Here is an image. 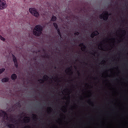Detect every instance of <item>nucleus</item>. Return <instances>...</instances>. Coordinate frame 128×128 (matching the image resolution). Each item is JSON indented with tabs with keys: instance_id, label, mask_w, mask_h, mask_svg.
Wrapping results in <instances>:
<instances>
[{
	"instance_id": "1",
	"label": "nucleus",
	"mask_w": 128,
	"mask_h": 128,
	"mask_svg": "<svg viewBox=\"0 0 128 128\" xmlns=\"http://www.w3.org/2000/svg\"><path fill=\"white\" fill-rule=\"evenodd\" d=\"M42 30L43 28L41 25H36L33 30V34H34V36H40L42 34Z\"/></svg>"
},
{
	"instance_id": "2",
	"label": "nucleus",
	"mask_w": 128,
	"mask_h": 128,
	"mask_svg": "<svg viewBox=\"0 0 128 128\" xmlns=\"http://www.w3.org/2000/svg\"><path fill=\"white\" fill-rule=\"evenodd\" d=\"M112 14H108V12H106L104 14V15L103 14H102L100 16V18L101 20L103 18L104 20H108V16H110Z\"/></svg>"
},
{
	"instance_id": "3",
	"label": "nucleus",
	"mask_w": 128,
	"mask_h": 128,
	"mask_svg": "<svg viewBox=\"0 0 128 128\" xmlns=\"http://www.w3.org/2000/svg\"><path fill=\"white\" fill-rule=\"evenodd\" d=\"M29 12H30V14H32V16H36V18H38V16H40V14L34 8H30L29 9Z\"/></svg>"
},
{
	"instance_id": "4",
	"label": "nucleus",
	"mask_w": 128,
	"mask_h": 128,
	"mask_svg": "<svg viewBox=\"0 0 128 128\" xmlns=\"http://www.w3.org/2000/svg\"><path fill=\"white\" fill-rule=\"evenodd\" d=\"M0 116L3 118L4 120H8V113L4 110H0Z\"/></svg>"
},
{
	"instance_id": "5",
	"label": "nucleus",
	"mask_w": 128,
	"mask_h": 128,
	"mask_svg": "<svg viewBox=\"0 0 128 128\" xmlns=\"http://www.w3.org/2000/svg\"><path fill=\"white\" fill-rule=\"evenodd\" d=\"M8 4H6V0H3L2 1H0V10L6 8Z\"/></svg>"
},
{
	"instance_id": "6",
	"label": "nucleus",
	"mask_w": 128,
	"mask_h": 128,
	"mask_svg": "<svg viewBox=\"0 0 128 128\" xmlns=\"http://www.w3.org/2000/svg\"><path fill=\"white\" fill-rule=\"evenodd\" d=\"M98 34H100V33L98 32V31L96 30L95 32H93L91 35H90V38H94V36H98Z\"/></svg>"
},
{
	"instance_id": "7",
	"label": "nucleus",
	"mask_w": 128,
	"mask_h": 128,
	"mask_svg": "<svg viewBox=\"0 0 128 128\" xmlns=\"http://www.w3.org/2000/svg\"><path fill=\"white\" fill-rule=\"evenodd\" d=\"M79 46H83L82 48V50L84 52H86V45H84V43L80 44H79Z\"/></svg>"
},
{
	"instance_id": "8",
	"label": "nucleus",
	"mask_w": 128,
	"mask_h": 128,
	"mask_svg": "<svg viewBox=\"0 0 128 128\" xmlns=\"http://www.w3.org/2000/svg\"><path fill=\"white\" fill-rule=\"evenodd\" d=\"M6 126L8 128H14V125L12 124L7 123Z\"/></svg>"
},
{
	"instance_id": "9",
	"label": "nucleus",
	"mask_w": 128,
	"mask_h": 128,
	"mask_svg": "<svg viewBox=\"0 0 128 128\" xmlns=\"http://www.w3.org/2000/svg\"><path fill=\"white\" fill-rule=\"evenodd\" d=\"M16 78H18V76H16V74H14L11 76V78L13 80H16Z\"/></svg>"
},
{
	"instance_id": "10",
	"label": "nucleus",
	"mask_w": 128,
	"mask_h": 128,
	"mask_svg": "<svg viewBox=\"0 0 128 128\" xmlns=\"http://www.w3.org/2000/svg\"><path fill=\"white\" fill-rule=\"evenodd\" d=\"M26 120H24V124H26V122H30V117L26 116Z\"/></svg>"
},
{
	"instance_id": "11",
	"label": "nucleus",
	"mask_w": 128,
	"mask_h": 128,
	"mask_svg": "<svg viewBox=\"0 0 128 128\" xmlns=\"http://www.w3.org/2000/svg\"><path fill=\"white\" fill-rule=\"evenodd\" d=\"M8 78H4L2 80V82H8Z\"/></svg>"
},
{
	"instance_id": "12",
	"label": "nucleus",
	"mask_w": 128,
	"mask_h": 128,
	"mask_svg": "<svg viewBox=\"0 0 128 128\" xmlns=\"http://www.w3.org/2000/svg\"><path fill=\"white\" fill-rule=\"evenodd\" d=\"M10 122H16V119L12 118V117H10Z\"/></svg>"
},
{
	"instance_id": "13",
	"label": "nucleus",
	"mask_w": 128,
	"mask_h": 128,
	"mask_svg": "<svg viewBox=\"0 0 128 128\" xmlns=\"http://www.w3.org/2000/svg\"><path fill=\"white\" fill-rule=\"evenodd\" d=\"M58 32V34L60 36V38H62V33H60V28L56 30Z\"/></svg>"
},
{
	"instance_id": "14",
	"label": "nucleus",
	"mask_w": 128,
	"mask_h": 128,
	"mask_svg": "<svg viewBox=\"0 0 128 128\" xmlns=\"http://www.w3.org/2000/svg\"><path fill=\"white\" fill-rule=\"evenodd\" d=\"M56 16H52L51 18V22H56Z\"/></svg>"
},
{
	"instance_id": "15",
	"label": "nucleus",
	"mask_w": 128,
	"mask_h": 128,
	"mask_svg": "<svg viewBox=\"0 0 128 128\" xmlns=\"http://www.w3.org/2000/svg\"><path fill=\"white\" fill-rule=\"evenodd\" d=\"M53 26L55 28L56 30L58 29V24L56 22H54L53 24Z\"/></svg>"
},
{
	"instance_id": "16",
	"label": "nucleus",
	"mask_w": 128,
	"mask_h": 128,
	"mask_svg": "<svg viewBox=\"0 0 128 128\" xmlns=\"http://www.w3.org/2000/svg\"><path fill=\"white\" fill-rule=\"evenodd\" d=\"M12 56L14 62H18V60H16V56L13 55Z\"/></svg>"
},
{
	"instance_id": "17",
	"label": "nucleus",
	"mask_w": 128,
	"mask_h": 128,
	"mask_svg": "<svg viewBox=\"0 0 128 128\" xmlns=\"http://www.w3.org/2000/svg\"><path fill=\"white\" fill-rule=\"evenodd\" d=\"M43 78L44 80H48V75L44 76Z\"/></svg>"
},
{
	"instance_id": "18",
	"label": "nucleus",
	"mask_w": 128,
	"mask_h": 128,
	"mask_svg": "<svg viewBox=\"0 0 128 128\" xmlns=\"http://www.w3.org/2000/svg\"><path fill=\"white\" fill-rule=\"evenodd\" d=\"M15 106L18 108H20V102H18L16 104H15Z\"/></svg>"
},
{
	"instance_id": "19",
	"label": "nucleus",
	"mask_w": 128,
	"mask_h": 128,
	"mask_svg": "<svg viewBox=\"0 0 128 128\" xmlns=\"http://www.w3.org/2000/svg\"><path fill=\"white\" fill-rule=\"evenodd\" d=\"M67 70H68L69 72H71V74H72L73 72H72V68H71L70 67L68 68H67Z\"/></svg>"
},
{
	"instance_id": "20",
	"label": "nucleus",
	"mask_w": 128,
	"mask_h": 128,
	"mask_svg": "<svg viewBox=\"0 0 128 128\" xmlns=\"http://www.w3.org/2000/svg\"><path fill=\"white\" fill-rule=\"evenodd\" d=\"M4 70H5L4 68H2L0 69V74H2L4 72Z\"/></svg>"
},
{
	"instance_id": "21",
	"label": "nucleus",
	"mask_w": 128,
	"mask_h": 128,
	"mask_svg": "<svg viewBox=\"0 0 128 128\" xmlns=\"http://www.w3.org/2000/svg\"><path fill=\"white\" fill-rule=\"evenodd\" d=\"M0 40H2V42H4L6 40V39L4 37H2V36H0Z\"/></svg>"
},
{
	"instance_id": "22",
	"label": "nucleus",
	"mask_w": 128,
	"mask_h": 128,
	"mask_svg": "<svg viewBox=\"0 0 128 128\" xmlns=\"http://www.w3.org/2000/svg\"><path fill=\"white\" fill-rule=\"evenodd\" d=\"M14 64L16 68H18V62H14Z\"/></svg>"
},
{
	"instance_id": "23",
	"label": "nucleus",
	"mask_w": 128,
	"mask_h": 128,
	"mask_svg": "<svg viewBox=\"0 0 128 128\" xmlns=\"http://www.w3.org/2000/svg\"><path fill=\"white\" fill-rule=\"evenodd\" d=\"M38 82H42L41 84H44V80H42V79L38 80Z\"/></svg>"
},
{
	"instance_id": "24",
	"label": "nucleus",
	"mask_w": 128,
	"mask_h": 128,
	"mask_svg": "<svg viewBox=\"0 0 128 128\" xmlns=\"http://www.w3.org/2000/svg\"><path fill=\"white\" fill-rule=\"evenodd\" d=\"M33 116V118H35L36 120H38V117L36 116L34 114H32Z\"/></svg>"
},
{
	"instance_id": "25",
	"label": "nucleus",
	"mask_w": 128,
	"mask_h": 128,
	"mask_svg": "<svg viewBox=\"0 0 128 128\" xmlns=\"http://www.w3.org/2000/svg\"><path fill=\"white\" fill-rule=\"evenodd\" d=\"M80 34V32H76L74 34V36H78Z\"/></svg>"
},
{
	"instance_id": "26",
	"label": "nucleus",
	"mask_w": 128,
	"mask_h": 128,
	"mask_svg": "<svg viewBox=\"0 0 128 128\" xmlns=\"http://www.w3.org/2000/svg\"><path fill=\"white\" fill-rule=\"evenodd\" d=\"M44 58H48L50 56H48V55L46 54V56H44Z\"/></svg>"
},
{
	"instance_id": "27",
	"label": "nucleus",
	"mask_w": 128,
	"mask_h": 128,
	"mask_svg": "<svg viewBox=\"0 0 128 128\" xmlns=\"http://www.w3.org/2000/svg\"><path fill=\"white\" fill-rule=\"evenodd\" d=\"M77 72L78 74V76H80V73L79 71H78Z\"/></svg>"
},
{
	"instance_id": "28",
	"label": "nucleus",
	"mask_w": 128,
	"mask_h": 128,
	"mask_svg": "<svg viewBox=\"0 0 128 128\" xmlns=\"http://www.w3.org/2000/svg\"><path fill=\"white\" fill-rule=\"evenodd\" d=\"M122 32H124V34H126V30H122Z\"/></svg>"
},
{
	"instance_id": "29",
	"label": "nucleus",
	"mask_w": 128,
	"mask_h": 128,
	"mask_svg": "<svg viewBox=\"0 0 128 128\" xmlns=\"http://www.w3.org/2000/svg\"><path fill=\"white\" fill-rule=\"evenodd\" d=\"M54 68L56 70V66H54Z\"/></svg>"
},
{
	"instance_id": "30",
	"label": "nucleus",
	"mask_w": 128,
	"mask_h": 128,
	"mask_svg": "<svg viewBox=\"0 0 128 128\" xmlns=\"http://www.w3.org/2000/svg\"><path fill=\"white\" fill-rule=\"evenodd\" d=\"M49 110H52V108H48Z\"/></svg>"
},
{
	"instance_id": "31",
	"label": "nucleus",
	"mask_w": 128,
	"mask_h": 128,
	"mask_svg": "<svg viewBox=\"0 0 128 128\" xmlns=\"http://www.w3.org/2000/svg\"><path fill=\"white\" fill-rule=\"evenodd\" d=\"M4 0H0V2H2Z\"/></svg>"
},
{
	"instance_id": "32",
	"label": "nucleus",
	"mask_w": 128,
	"mask_h": 128,
	"mask_svg": "<svg viewBox=\"0 0 128 128\" xmlns=\"http://www.w3.org/2000/svg\"><path fill=\"white\" fill-rule=\"evenodd\" d=\"M86 66H87V65H88V64L86 63Z\"/></svg>"
},
{
	"instance_id": "33",
	"label": "nucleus",
	"mask_w": 128,
	"mask_h": 128,
	"mask_svg": "<svg viewBox=\"0 0 128 128\" xmlns=\"http://www.w3.org/2000/svg\"><path fill=\"white\" fill-rule=\"evenodd\" d=\"M26 128H28V126H26Z\"/></svg>"
},
{
	"instance_id": "34",
	"label": "nucleus",
	"mask_w": 128,
	"mask_h": 128,
	"mask_svg": "<svg viewBox=\"0 0 128 128\" xmlns=\"http://www.w3.org/2000/svg\"><path fill=\"white\" fill-rule=\"evenodd\" d=\"M116 4H118V2H116Z\"/></svg>"
},
{
	"instance_id": "35",
	"label": "nucleus",
	"mask_w": 128,
	"mask_h": 128,
	"mask_svg": "<svg viewBox=\"0 0 128 128\" xmlns=\"http://www.w3.org/2000/svg\"><path fill=\"white\" fill-rule=\"evenodd\" d=\"M122 22H124V20H122Z\"/></svg>"
}]
</instances>
